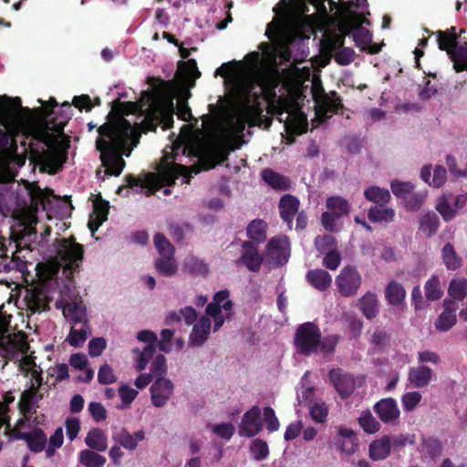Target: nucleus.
I'll return each instance as SVG.
<instances>
[{"mask_svg": "<svg viewBox=\"0 0 467 467\" xmlns=\"http://www.w3.org/2000/svg\"><path fill=\"white\" fill-rule=\"evenodd\" d=\"M246 59V65L233 67L223 64L216 69L215 74L224 78L232 99V108L213 120L210 127H207L208 117H205L202 127L209 133L207 138H201L203 136L201 130L193 132L189 125L183 126L170 150H164L158 173H149L141 182V187L148 190L147 194L174 183L179 176L183 177L184 183H189V170L182 163L183 157L202 160L206 154L211 155L212 163L204 169L224 161L228 151L234 149L235 139L244 130L245 124L261 114L260 100L264 99L265 81L259 67L260 54L252 53Z\"/></svg>", "mask_w": 467, "mask_h": 467, "instance_id": "1", "label": "nucleus"}, {"mask_svg": "<svg viewBox=\"0 0 467 467\" xmlns=\"http://www.w3.org/2000/svg\"><path fill=\"white\" fill-rule=\"evenodd\" d=\"M0 125L6 133L21 136L22 146L30 153V160L41 171L50 174L61 169L67 160L69 141L63 134V122L49 127L47 120L36 121L28 109L21 106L19 98L0 96Z\"/></svg>", "mask_w": 467, "mask_h": 467, "instance_id": "2", "label": "nucleus"}, {"mask_svg": "<svg viewBox=\"0 0 467 467\" xmlns=\"http://www.w3.org/2000/svg\"><path fill=\"white\" fill-rule=\"evenodd\" d=\"M281 12L268 26L265 35L271 44H261L262 56L265 63L271 67L277 64V58L289 60L291 57L290 46L297 39H308L314 32V25L306 16L290 14V5L285 0L274 8Z\"/></svg>", "mask_w": 467, "mask_h": 467, "instance_id": "3", "label": "nucleus"}, {"mask_svg": "<svg viewBox=\"0 0 467 467\" xmlns=\"http://www.w3.org/2000/svg\"><path fill=\"white\" fill-rule=\"evenodd\" d=\"M99 136L96 141L97 150L100 152L103 171L98 170L97 176H119L125 167L122 155L127 157L130 150L125 151L126 145L138 137V129L123 117L105 123L99 129Z\"/></svg>", "mask_w": 467, "mask_h": 467, "instance_id": "4", "label": "nucleus"}, {"mask_svg": "<svg viewBox=\"0 0 467 467\" xmlns=\"http://www.w3.org/2000/svg\"><path fill=\"white\" fill-rule=\"evenodd\" d=\"M175 90L168 83H161L150 90L142 92L138 102H128L125 105L127 114H139L143 121L153 127L161 124L164 130L173 122V95Z\"/></svg>", "mask_w": 467, "mask_h": 467, "instance_id": "5", "label": "nucleus"}, {"mask_svg": "<svg viewBox=\"0 0 467 467\" xmlns=\"http://www.w3.org/2000/svg\"><path fill=\"white\" fill-rule=\"evenodd\" d=\"M342 12L335 20L337 31L347 36L352 34L356 45L362 50L367 49L372 40L368 29L362 26V24H368L365 16L369 15L367 11V0H341Z\"/></svg>", "mask_w": 467, "mask_h": 467, "instance_id": "6", "label": "nucleus"}, {"mask_svg": "<svg viewBox=\"0 0 467 467\" xmlns=\"http://www.w3.org/2000/svg\"><path fill=\"white\" fill-rule=\"evenodd\" d=\"M232 314L233 303L229 299V292L227 290L217 292L213 296V301L207 306L205 316H202L194 324L189 338L190 344L202 346L211 333V319L213 321V330L216 331L226 319L232 317Z\"/></svg>", "mask_w": 467, "mask_h": 467, "instance_id": "7", "label": "nucleus"}, {"mask_svg": "<svg viewBox=\"0 0 467 467\" xmlns=\"http://www.w3.org/2000/svg\"><path fill=\"white\" fill-rule=\"evenodd\" d=\"M56 256L36 266L37 275L42 282L53 279L60 267L65 270H75L83 260V246L71 239H57L54 243Z\"/></svg>", "mask_w": 467, "mask_h": 467, "instance_id": "8", "label": "nucleus"}, {"mask_svg": "<svg viewBox=\"0 0 467 467\" xmlns=\"http://www.w3.org/2000/svg\"><path fill=\"white\" fill-rule=\"evenodd\" d=\"M338 341L337 336H329L321 339L318 327L313 323L301 325L296 334V347L304 355L314 353L330 354Z\"/></svg>", "mask_w": 467, "mask_h": 467, "instance_id": "9", "label": "nucleus"}, {"mask_svg": "<svg viewBox=\"0 0 467 467\" xmlns=\"http://www.w3.org/2000/svg\"><path fill=\"white\" fill-rule=\"evenodd\" d=\"M19 361V368L26 375L30 374V386L21 395V405L24 410H30L34 405L42 400L44 388L40 368L36 366L33 358L27 352L16 358Z\"/></svg>", "mask_w": 467, "mask_h": 467, "instance_id": "10", "label": "nucleus"}, {"mask_svg": "<svg viewBox=\"0 0 467 467\" xmlns=\"http://www.w3.org/2000/svg\"><path fill=\"white\" fill-rule=\"evenodd\" d=\"M344 36L337 30L327 28L324 31L321 41L322 52L329 57H334L335 61L340 66H348L356 57V53L351 47H344Z\"/></svg>", "mask_w": 467, "mask_h": 467, "instance_id": "11", "label": "nucleus"}, {"mask_svg": "<svg viewBox=\"0 0 467 467\" xmlns=\"http://www.w3.org/2000/svg\"><path fill=\"white\" fill-rule=\"evenodd\" d=\"M439 47L446 50L453 61V67L457 72L467 70V44L460 45L456 34L440 32L438 38Z\"/></svg>", "mask_w": 467, "mask_h": 467, "instance_id": "12", "label": "nucleus"}, {"mask_svg": "<svg viewBox=\"0 0 467 467\" xmlns=\"http://www.w3.org/2000/svg\"><path fill=\"white\" fill-rule=\"evenodd\" d=\"M467 204V192L453 195L441 192L435 201V210L445 222L452 221Z\"/></svg>", "mask_w": 467, "mask_h": 467, "instance_id": "13", "label": "nucleus"}, {"mask_svg": "<svg viewBox=\"0 0 467 467\" xmlns=\"http://www.w3.org/2000/svg\"><path fill=\"white\" fill-rule=\"evenodd\" d=\"M28 348L24 333L5 335L0 330V355L3 357L12 359L19 358L27 352Z\"/></svg>", "mask_w": 467, "mask_h": 467, "instance_id": "14", "label": "nucleus"}, {"mask_svg": "<svg viewBox=\"0 0 467 467\" xmlns=\"http://www.w3.org/2000/svg\"><path fill=\"white\" fill-rule=\"evenodd\" d=\"M362 278L354 266L343 267L336 277V285L341 296L348 297L357 294L361 285Z\"/></svg>", "mask_w": 467, "mask_h": 467, "instance_id": "15", "label": "nucleus"}, {"mask_svg": "<svg viewBox=\"0 0 467 467\" xmlns=\"http://www.w3.org/2000/svg\"><path fill=\"white\" fill-rule=\"evenodd\" d=\"M16 303L21 309L35 314L44 311L47 306L48 301L44 290L35 287L26 288L21 291Z\"/></svg>", "mask_w": 467, "mask_h": 467, "instance_id": "16", "label": "nucleus"}, {"mask_svg": "<svg viewBox=\"0 0 467 467\" xmlns=\"http://www.w3.org/2000/svg\"><path fill=\"white\" fill-rule=\"evenodd\" d=\"M174 383L167 377H161L150 388V401L156 408L164 407L174 393Z\"/></svg>", "mask_w": 467, "mask_h": 467, "instance_id": "17", "label": "nucleus"}, {"mask_svg": "<svg viewBox=\"0 0 467 467\" xmlns=\"http://www.w3.org/2000/svg\"><path fill=\"white\" fill-rule=\"evenodd\" d=\"M59 304L63 308L64 317L72 324L88 323L86 306L78 297L76 296L69 301L63 298Z\"/></svg>", "mask_w": 467, "mask_h": 467, "instance_id": "18", "label": "nucleus"}, {"mask_svg": "<svg viewBox=\"0 0 467 467\" xmlns=\"http://www.w3.org/2000/svg\"><path fill=\"white\" fill-rule=\"evenodd\" d=\"M328 376L337 393L344 399L349 397L357 387L356 379L339 368L331 369Z\"/></svg>", "mask_w": 467, "mask_h": 467, "instance_id": "19", "label": "nucleus"}, {"mask_svg": "<svg viewBox=\"0 0 467 467\" xmlns=\"http://www.w3.org/2000/svg\"><path fill=\"white\" fill-rule=\"evenodd\" d=\"M420 177L430 187L440 189L447 182V171L440 164H426L420 169Z\"/></svg>", "mask_w": 467, "mask_h": 467, "instance_id": "20", "label": "nucleus"}, {"mask_svg": "<svg viewBox=\"0 0 467 467\" xmlns=\"http://www.w3.org/2000/svg\"><path fill=\"white\" fill-rule=\"evenodd\" d=\"M260 416L261 410L257 406L246 411L240 423L239 434L247 438L255 436L262 429Z\"/></svg>", "mask_w": 467, "mask_h": 467, "instance_id": "21", "label": "nucleus"}, {"mask_svg": "<svg viewBox=\"0 0 467 467\" xmlns=\"http://www.w3.org/2000/svg\"><path fill=\"white\" fill-rule=\"evenodd\" d=\"M456 306L449 299L443 301V311L433 323L437 332L444 333L451 330L457 323Z\"/></svg>", "mask_w": 467, "mask_h": 467, "instance_id": "22", "label": "nucleus"}, {"mask_svg": "<svg viewBox=\"0 0 467 467\" xmlns=\"http://www.w3.org/2000/svg\"><path fill=\"white\" fill-rule=\"evenodd\" d=\"M266 254L277 265L285 263L290 254L287 237L276 236L272 238L267 244Z\"/></svg>", "mask_w": 467, "mask_h": 467, "instance_id": "23", "label": "nucleus"}, {"mask_svg": "<svg viewBox=\"0 0 467 467\" xmlns=\"http://www.w3.org/2000/svg\"><path fill=\"white\" fill-rule=\"evenodd\" d=\"M36 405H34L30 410H24L21 405V400L19 401V407L20 410L23 414V416L17 420L16 426L14 428H11V425L9 424V415L7 414V420L3 424V426H5V432L10 438L12 439H17L21 440L20 437V430H25L26 431H30L35 430L36 428L33 427V420H31V412L34 410ZM9 412V409L7 408V413Z\"/></svg>", "mask_w": 467, "mask_h": 467, "instance_id": "24", "label": "nucleus"}, {"mask_svg": "<svg viewBox=\"0 0 467 467\" xmlns=\"http://www.w3.org/2000/svg\"><path fill=\"white\" fill-rule=\"evenodd\" d=\"M374 410L384 423H395L400 415L397 401L391 398L377 402Z\"/></svg>", "mask_w": 467, "mask_h": 467, "instance_id": "25", "label": "nucleus"}, {"mask_svg": "<svg viewBox=\"0 0 467 467\" xmlns=\"http://www.w3.org/2000/svg\"><path fill=\"white\" fill-rule=\"evenodd\" d=\"M285 126L287 132L300 134L304 131L306 117L296 106H286Z\"/></svg>", "mask_w": 467, "mask_h": 467, "instance_id": "26", "label": "nucleus"}, {"mask_svg": "<svg viewBox=\"0 0 467 467\" xmlns=\"http://www.w3.org/2000/svg\"><path fill=\"white\" fill-rule=\"evenodd\" d=\"M337 445L348 455L353 454L358 448V438L353 430L345 427L337 429Z\"/></svg>", "mask_w": 467, "mask_h": 467, "instance_id": "27", "label": "nucleus"}, {"mask_svg": "<svg viewBox=\"0 0 467 467\" xmlns=\"http://www.w3.org/2000/svg\"><path fill=\"white\" fill-rule=\"evenodd\" d=\"M112 439L124 449L134 451L138 447L139 442L145 439V433L143 431H138L130 433L123 429L115 433Z\"/></svg>", "mask_w": 467, "mask_h": 467, "instance_id": "28", "label": "nucleus"}, {"mask_svg": "<svg viewBox=\"0 0 467 467\" xmlns=\"http://www.w3.org/2000/svg\"><path fill=\"white\" fill-rule=\"evenodd\" d=\"M37 223V218L32 210H26L24 213L22 224L24 225L23 233L19 238V245H27L31 242H35L37 238L36 230L33 225Z\"/></svg>", "mask_w": 467, "mask_h": 467, "instance_id": "29", "label": "nucleus"}, {"mask_svg": "<svg viewBox=\"0 0 467 467\" xmlns=\"http://www.w3.org/2000/svg\"><path fill=\"white\" fill-rule=\"evenodd\" d=\"M432 370L426 366L411 368L409 371L408 379L415 388L427 387L433 379Z\"/></svg>", "mask_w": 467, "mask_h": 467, "instance_id": "30", "label": "nucleus"}, {"mask_svg": "<svg viewBox=\"0 0 467 467\" xmlns=\"http://www.w3.org/2000/svg\"><path fill=\"white\" fill-rule=\"evenodd\" d=\"M20 437L21 440L26 441L27 447L34 452L42 451L47 443V437L40 429H35L30 431L20 430Z\"/></svg>", "mask_w": 467, "mask_h": 467, "instance_id": "31", "label": "nucleus"}, {"mask_svg": "<svg viewBox=\"0 0 467 467\" xmlns=\"http://www.w3.org/2000/svg\"><path fill=\"white\" fill-rule=\"evenodd\" d=\"M241 261L249 270L258 271L262 264V257L253 244L244 243Z\"/></svg>", "mask_w": 467, "mask_h": 467, "instance_id": "32", "label": "nucleus"}, {"mask_svg": "<svg viewBox=\"0 0 467 467\" xmlns=\"http://www.w3.org/2000/svg\"><path fill=\"white\" fill-rule=\"evenodd\" d=\"M109 213V203L105 202H94V210L89 216L88 228L92 234L107 220Z\"/></svg>", "mask_w": 467, "mask_h": 467, "instance_id": "33", "label": "nucleus"}, {"mask_svg": "<svg viewBox=\"0 0 467 467\" xmlns=\"http://www.w3.org/2000/svg\"><path fill=\"white\" fill-rule=\"evenodd\" d=\"M279 209L282 218L290 224L299 209V200L293 195L286 194L280 199Z\"/></svg>", "mask_w": 467, "mask_h": 467, "instance_id": "34", "label": "nucleus"}, {"mask_svg": "<svg viewBox=\"0 0 467 467\" xmlns=\"http://www.w3.org/2000/svg\"><path fill=\"white\" fill-rule=\"evenodd\" d=\"M133 366L137 371H143L149 362L153 359L155 346H145L143 349L133 348L131 350Z\"/></svg>", "mask_w": 467, "mask_h": 467, "instance_id": "35", "label": "nucleus"}, {"mask_svg": "<svg viewBox=\"0 0 467 467\" xmlns=\"http://www.w3.org/2000/svg\"><path fill=\"white\" fill-rule=\"evenodd\" d=\"M306 279L313 287L319 291L327 290L332 283L330 274L324 269H314L308 271L306 274Z\"/></svg>", "mask_w": 467, "mask_h": 467, "instance_id": "36", "label": "nucleus"}, {"mask_svg": "<svg viewBox=\"0 0 467 467\" xmlns=\"http://www.w3.org/2000/svg\"><path fill=\"white\" fill-rule=\"evenodd\" d=\"M86 445L97 451H105L108 448V437L100 429H91L85 438Z\"/></svg>", "mask_w": 467, "mask_h": 467, "instance_id": "37", "label": "nucleus"}, {"mask_svg": "<svg viewBox=\"0 0 467 467\" xmlns=\"http://www.w3.org/2000/svg\"><path fill=\"white\" fill-rule=\"evenodd\" d=\"M441 256L443 265L448 270L454 271L462 265V257L458 254L454 246L450 243L443 245L441 251Z\"/></svg>", "mask_w": 467, "mask_h": 467, "instance_id": "38", "label": "nucleus"}, {"mask_svg": "<svg viewBox=\"0 0 467 467\" xmlns=\"http://www.w3.org/2000/svg\"><path fill=\"white\" fill-rule=\"evenodd\" d=\"M369 457L373 461L386 459L390 453V439L384 436L373 441L368 448Z\"/></svg>", "mask_w": 467, "mask_h": 467, "instance_id": "39", "label": "nucleus"}, {"mask_svg": "<svg viewBox=\"0 0 467 467\" xmlns=\"http://www.w3.org/2000/svg\"><path fill=\"white\" fill-rule=\"evenodd\" d=\"M78 325L80 327H77L78 325L72 324L70 332L67 337V341L76 348L82 346L87 340L88 336L90 334L88 323Z\"/></svg>", "mask_w": 467, "mask_h": 467, "instance_id": "40", "label": "nucleus"}, {"mask_svg": "<svg viewBox=\"0 0 467 467\" xmlns=\"http://www.w3.org/2000/svg\"><path fill=\"white\" fill-rule=\"evenodd\" d=\"M359 308L367 318L375 317L379 313L377 296L370 292L365 294L359 300Z\"/></svg>", "mask_w": 467, "mask_h": 467, "instance_id": "41", "label": "nucleus"}, {"mask_svg": "<svg viewBox=\"0 0 467 467\" xmlns=\"http://www.w3.org/2000/svg\"><path fill=\"white\" fill-rule=\"evenodd\" d=\"M106 458L92 449L82 450L78 453V462L85 467H103Z\"/></svg>", "mask_w": 467, "mask_h": 467, "instance_id": "42", "label": "nucleus"}, {"mask_svg": "<svg viewBox=\"0 0 467 467\" xmlns=\"http://www.w3.org/2000/svg\"><path fill=\"white\" fill-rule=\"evenodd\" d=\"M406 296L404 287L396 281H391L388 284L385 289V297L390 305L401 304Z\"/></svg>", "mask_w": 467, "mask_h": 467, "instance_id": "43", "label": "nucleus"}, {"mask_svg": "<svg viewBox=\"0 0 467 467\" xmlns=\"http://www.w3.org/2000/svg\"><path fill=\"white\" fill-rule=\"evenodd\" d=\"M261 176L269 186L275 190H287L290 186V182L287 178L273 171L272 170L263 171Z\"/></svg>", "mask_w": 467, "mask_h": 467, "instance_id": "44", "label": "nucleus"}, {"mask_svg": "<svg viewBox=\"0 0 467 467\" xmlns=\"http://www.w3.org/2000/svg\"><path fill=\"white\" fill-rule=\"evenodd\" d=\"M394 216V210L385 207L383 204L372 207L368 211V219L374 223H389L393 221Z\"/></svg>", "mask_w": 467, "mask_h": 467, "instance_id": "45", "label": "nucleus"}, {"mask_svg": "<svg viewBox=\"0 0 467 467\" xmlns=\"http://www.w3.org/2000/svg\"><path fill=\"white\" fill-rule=\"evenodd\" d=\"M315 99L317 103V115L318 118H329L337 110V102L328 99L327 96L318 98L315 95Z\"/></svg>", "mask_w": 467, "mask_h": 467, "instance_id": "46", "label": "nucleus"}, {"mask_svg": "<svg viewBox=\"0 0 467 467\" xmlns=\"http://www.w3.org/2000/svg\"><path fill=\"white\" fill-rule=\"evenodd\" d=\"M308 377L309 372L306 371L302 377L300 387L297 389V400L300 404L310 402L315 394L316 389L309 382Z\"/></svg>", "mask_w": 467, "mask_h": 467, "instance_id": "47", "label": "nucleus"}, {"mask_svg": "<svg viewBox=\"0 0 467 467\" xmlns=\"http://www.w3.org/2000/svg\"><path fill=\"white\" fill-rule=\"evenodd\" d=\"M448 294L454 299L462 300L467 295V279L464 277L453 278L450 282Z\"/></svg>", "mask_w": 467, "mask_h": 467, "instance_id": "48", "label": "nucleus"}, {"mask_svg": "<svg viewBox=\"0 0 467 467\" xmlns=\"http://www.w3.org/2000/svg\"><path fill=\"white\" fill-rule=\"evenodd\" d=\"M358 421L362 430L368 434H374L380 430V423L374 418L369 410L362 411Z\"/></svg>", "mask_w": 467, "mask_h": 467, "instance_id": "49", "label": "nucleus"}, {"mask_svg": "<svg viewBox=\"0 0 467 467\" xmlns=\"http://www.w3.org/2000/svg\"><path fill=\"white\" fill-rule=\"evenodd\" d=\"M364 195L368 201L379 204H385L390 200L389 192L387 189H382L377 186L368 187L365 191Z\"/></svg>", "mask_w": 467, "mask_h": 467, "instance_id": "50", "label": "nucleus"}, {"mask_svg": "<svg viewBox=\"0 0 467 467\" xmlns=\"http://www.w3.org/2000/svg\"><path fill=\"white\" fill-rule=\"evenodd\" d=\"M155 267L160 274L165 276H171L177 271V265L173 255L160 256L155 261Z\"/></svg>", "mask_w": 467, "mask_h": 467, "instance_id": "51", "label": "nucleus"}, {"mask_svg": "<svg viewBox=\"0 0 467 467\" xmlns=\"http://www.w3.org/2000/svg\"><path fill=\"white\" fill-rule=\"evenodd\" d=\"M425 296L430 301H435L440 299L443 291L441 287L440 280L437 275H432L424 285Z\"/></svg>", "mask_w": 467, "mask_h": 467, "instance_id": "52", "label": "nucleus"}, {"mask_svg": "<svg viewBox=\"0 0 467 467\" xmlns=\"http://www.w3.org/2000/svg\"><path fill=\"white\" fill-rule=\"evenodd\" d=\"M247 235L254 241H264L266 236V223L261 220L253 221L247 227Z\"/></svg>", "mask_w": 467, "mask_h": 467, "instance_id": "53", "label": "nucleus"}, {"mask_svg": "<svg viewBox=\"0 0 467 467\" xmlns=\"http://www.w3.org/2000/svg\"><path fill=\"white\" fill-rule=\"evenodd\" d=\"M327 208L335 213H337V215H347L349 213L350 205L342 197L333 196L327 200Z\"/></svg>", "mask_w": 467, "mask_h": 467, "instance_id": "54", "label": "nucleus"}, {"mask_svg": "<svg viewBox=\"0 0 467 467\" xmlns=\"http://www.w3.org/2000/svg\"><path fill=\"white\" fill-rule=\"evenodd\" d=\"M70 365L79 370L84 371V380H90L94 376V371L88 368V358L84 354H74L69 359Z\"/></svg>", "mask_w": 467, "mask_h": 467, "instance_id": "55", "label": "nucleus"}, {"mask_svg": "<svg viewBox=\"0 0 467 467\" xmlns=\"http://www.w3.org/2000/svg\"><path fill=\"white\" fill-rule=\"evenodd\" d=\"M439 227V220L433 213L424 214L420 220V229L426 235L434 234Z\"/></svg>", "mask_w": 467, "mask_h": 467, "instance_id": "56", "label": "nucleus"}, {"mask_svg": "<svg viewBox=\"0 0 467 467\" xmlns=\"http://www.w3.org/2000/svg\"><path fill=\"white\" fill-rule=\"evenodd\" d=\"M150 370L149 374L152 375V379L165 377L168 370L166 358L161 354L157 355L152 359Z\"/></svg>", "mask_w": 467, "mask_h": 467, "instance_id": "57", "label": "nucleus"}, {"mask_svg": "<svg viewBox=\"0 0 467 467\" xmlns=\"http://www.w3.org/2000/svg\"><path fill=\"white\" fill-rule=\"evenodd\" d=\"M201 76V72L197 68V63L194 59H189L184 64L183 68V81L186 85L190 87L193 86V81L199 78Z\"/></svg>", "mask_w": 467, "mask_h": 467, "instance_id": "58", "label": "nucleus"}, {"mask_svg": "<svg viewBox=\"0 0 467 467\" xmlns=\"http://www.w3.org/2000/svg\"><path fill=\"white\" fill-rule=\"evenodd\" d=\"M118 392L122 402V405L120 406L121 409L129 408L138 396V390L127 384H121L119 387Z\"/></svg>", "mask_w": 467, "mask_h": 467, "instance_id": "59", "label": "nucleus"}, {"mask_svg": "<svg viewBox=\"0 0 467 467\" xmlns=\"http://www.w3.org/2000/svg\"><path fill=\"white\" fill-rule=\"evenodd\" d=\"M250 451L253 459L256 461H262L265 459L269 454L267 443L259 439L252 441Z\"/></svg>", "mask_w": 467, "mask_h": 467, "instance_id": "60", "label": "nucleus"}, {"mask_svg": "<svg viewBox=\"0 0 467 467\" xmlns=\"http://www.w3.org/2000/svg\"><path fill=\"white\" fill-rule=\"evenodd\" d=\"M422 396L419 391H410L402 395L401 404L405 411H412L421 401Z\"/></svg>", "mask_w": 467, "mask_h": 467, "instance_id": "61", "label": "nucleus"}, {"mask_svg": "<svg viewBox=\"0 0 467 467\" xmlns=\"http://www.w3.org/2000/svg\"><path fill=\"white\" fill-rule=\"evenodd\" d=\"M391 191L394 195L400 198L406 199L414 191V185L409 182H392Z\"/></svg>", "mask_w": 467, "mask_h": 467, "instance_id": "62", "label": "nucleus"}, {"mask_svg": "<svg viewBox=\"0 0 467 467\" xmlns=\"http://www.w3.org/2000/svg\"><path fill=\"white\" fill-rule=\"evenodd\" d=\"M211 431L221 439L229 441L233 437L235 428L230 422H222L212 425Z\"/></svg>", "mask_w": 467, "mask_h": 467, "instance_id": "63", "label": "nucleus"}, {"mask_svg": "<svg viewBox=\"0 0 467 467\" xmlns=\"http://www.w3.org/2000/svg\"><path fill=\"white\" fill-rule=\"evenodd\" d=\"M154 244L159 251L160 256L173 255V246L162 234H157L154 236Z\"/></svg>", "mask_w": 467, "mask_h": 467, "instance_id": "64", "label": "nucleus"}]
</instances>
